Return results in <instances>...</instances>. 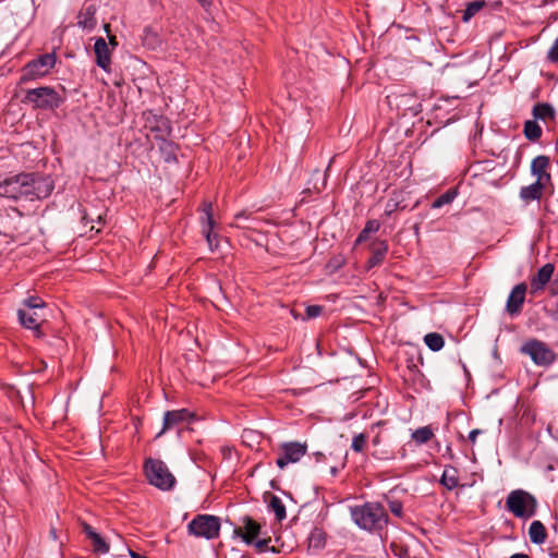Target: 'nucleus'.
I'll return each instance as SVG.
<instances>
[{
  "mask_svg": "<svg viewBox=\"0 0 558 558\" xmlns=\"http://www.w3.org/2000/svg\"><path fill=\"white\" fill-rule=\"evenodd\" d=\"M23 305L26 307V311L43 310L46 306L45 302L38 296H29L25 299L23 301Z\"/></svg>",
  "mask_w": 558,
  "mask_h": 558,
  "instance_id": "obj_33",
  "label": "nucleus"
},
{
  "mask_svg": "<svg viewBox=\"0 0 558 558\" xmlns=\"http://www.w3.org/2000/svg\"><path fill=\"white\" fill-rule=\"evenodd\" d=\"M554 270H555V267L553 264H545L543 267H541L537 271V274L535 275V277H533L532 281H531V288L534 290V291H538V290H542L546 284L547 282L550 280L553 274H554Z\"/></svg>",
  "mask_w": 558,
  "mask_h": 558,
  "instance_id": "obj_18",
  "label": "nucleus"
},
{
  "mask_svg": "<svg viewBox=\"0 0 558 558\" xmlns=\"http://www.w3.org/2000/svg\"><path fill=\"white\" fill-rule=\"evenodd\" d=\"M82 219H83V221H85V223L94 222V219L93 218L89 219V217L87 215H84Z\"/></svg>",
  "mask_w": 558,
  "mask_h": 558,
  "instance_id": "obj_51",
  "label": "nucleus"
},
{
  "mask_svg": "<svg viewBox=\"0 0 558 558\" xmlns=\"http://www.w3.org/2000/svg\"><path fill=\"white\" fill-rule=\"evenodd\" d=\"M144 470L149 484L161 490H169L175 484V478L166 463L157 459H147Z\"/></svg>",
  "mask_w": 558,
  "mask_h": 558,
  "instance_id": "obj_4",
  "label": "nucleus"
},
{
  "mask_svg": "<svg viewBox=\"0 0 558 558\" xmlns=\"http://www.w3.org/2000/svg\"><path fill=\"white\" fill-rule=\"evenodd\" d=\"M408 98H410V96L403 95V96H402V102H403L405 99H408Z\"/></svg>",
  "mask_w": 558,
  "mask_h": 558,
  "instance_id": "obj_56",
  "label": "nucleus"
},
{
  "mask_svg": "<svg viewBox=\"0 0 558 558\" xmlns=\"http://www.w3.org/2000/svg\"><path fill=\"white\" fill-rule=\"evenodd\" d=\"M366 441H367V436L365 434H363V433L357 434L352 439L351 448L355 452H362L365 448Z\"/></svg>",
  "mask_w": 558,
  "mask_h": 558,
  "instance_id": "obj_36",
  "label": "nucleus"
},
{
  "mask_svg": "<svg viewBox=\"0 0 558 558\" xmlns=\"http://www.w3.org/2000/svg\"><path fill=\"white\" fill-rule=\"evenodd\" d=\"M425 344L434 352L444 348L445 341L441 335L437 332H429L424 337Z\"/></svg>",
  "mask_w": 558,
  "mask_h": 558,
  "instance_id": "obj_27",
  "label": "nucleus"
},
{
  "mask_svg": "<svg viewBox=\"0 0 558 558\" xmlns=\"http://www.w3.org/2000/svg\"><path fill=\"white\" fill-rule=\"evenodd\" d=\"M280 548H281V551L284 549V544L283 543H281Z\"/></svg>",
  "mask_w": 558,
  "mask_h": 558,
  "instance_id": "obj_57",
  "label": "nucleus"
},
{
  "mask_svg": "<svg viewBox=\"0 0 558 558\" xmlns=\"http://www.w3.org/2000/svg\"><path fill=\"white\" fill-rule=\"evenodd\" d=\"M233 535L247 545H254L260 553L267 550L271 542V538L262 532V525L250 515L241 519V524L234 527Z\"/></svg>",
  "mask_w": 558,
  "mask_h": 558,
  "instance_id": "obj_2",
  "label": "nucleus"
},
{
  "mask_svg": "<svg viewBox=\"0 0 558 558\" xmlns=\"http://www.w3.org/2000/svg\"><path fill=\"white\" fill-rule=\"evenodd\" d=\"M454 197H456V193L451 192V191H448V192L444 193L442 195H440L439 197H437L433 202L432 207L433 208H440L444 205L450 204L454 199Z\"/></svg>",
  "mask_w": 558,
  "mask_h": 558,
  "instance_id": "obj_34",
  "label": "nucleus"
},
{
  "mask_svg": "<svg viewBox=\"0 0 558 558\" xmlns=\"http://www.w3.org/2000/svg\"><path fill=\"white\" fill-rule=\"evenodd\" d=\"M525 291L526 286L524 283H519L511 290L506 304V310L510 315L520 313L524 302Z\"/></svg>",
  "mask_w": 558,
  "mask_h": 558,
  "instance_id": "obj_15",
  "label": "nucleus"
},
{
  "mask_svg": "<svg viewBox=\"0 0 558 558\" xmlns=\"http://www.w3.org/2000/svg\"><path fill=\"white\" fill-rule=\"evenodd\" d=\"M307 447L299 441H291L281 445V469L289 464L295 463L305 456Z\"/></svg>",
  "mask_w": 558,
  "mask_h": 558,
  "instance_id": "obj_12",
  "label": "nucleus"
},
{
  "mask_svg": "<svg viewBox=\"0 0 558 558\" xmlns=\"http://www.w3.org/2000/svg\"><path fill=\"white\" fill-rule=\"evenodd\" d=\"M203 7L209 5L211 0H197Z\"/></svg>",
  "mask_w": 558,
  "mask_h": 558,
  "instance_id": "obj_50",
  "label": "nucleus"
},
{
  "mask_svg": "<svg viewBox=\"0 0 558 558\" xmlns=\"http://www.w3.org/2000/svg\"><path fill=\"white\" fill-rule=\"evenodd\" d=\"M31 173H21L0 181V196L17 199L29 196Z\"/></svg>",
  "mask_w": 558,
  "mask_h": 558,
  "instance_id": "obj_5",
  "label": "nucleus"
},
{
  "mask_svg": "<svg viewBox=\"0 0 558 558\" xmlns=\"http://www.w3.org/2000/svg\"><path fill=\"white\" fill-rule=\"evenodd\" d=\"M102 221H104V220H102V216H101V215H98V216H97V223H98V225H102Z\"/></svg>",
  "mask_w": 558,
  "mask_h": 558,
  "instance_id": "obj_55",
  "label": "nucleus"
},
{
  "mask_svg": "<svg viewBox=\"0 0 558 558\" xmlns=\"http://www.w3.org/2000/svg\"><path fill=\"white\" fill-rule=\"evenodd\" d=\"M485 5L484 1H472L470 2L462 15L463 22H469L476 13H478Z\"/></svg>",
  "mask_w": 558,
  "mask_h": 558,
  "instance_id": "obj_31",
  "label": "nucleus"
},
{
  "mask_svg": "<svg viewBox=\"0 0 558 558\" xmlns=\"http://www.w3.org/2000/svg\"><path fill=\"white\" fill-rule=\"evenodd\" d=\"M195 418V414L187 409L167 411L163 414V423L161 430L157 434L160 437L163 433L173 428H183Z\"/></svg>",
  "mask_w": 558,
  "mask_h": 558,
  "instance_id": "obj_10",
  "label": "nucleus"
},
{
  "mask_svg": "<svg viewBox=\"0 0 558 558\" xmlns=\"http://www.w3.org/2000/svg\"><path fill=\"white\" fill-rule=\"evenodd\" d=\"M95 14L94 5L84 8L77 15V25L83 29L92 31L97 24Z\"/></svg>",
  "mask_w": 558,
  "mask_h": 558,
  "instance_id": "obj_20",
  "label": "nucleus"
},
{
  "mask_svg": "<svg viewBox=\"0 0 558 558\" xmlns=\"http://www.w3.org/2000/svg\"><path fill=\"white\" fill-rule=\"evenodd\" d=\"M524 135L530 141H537L542 136V129L534 120L524 123Z\"/></svg>",
  "mask_w": 558,
  "mask_h": 558,
  "instance_id": "obj_28",
  "label": "nucleus"
},
{
  "mask_svg": "<svg viewBox=\"0 0 558 558\" xmlns=\"http://www.w3.org/2000/svg\"><path fill=\"white\" fill-rule=\"evenodd\" d=\"M276 463L279 465V457L276 458Z\"/></svg>",
  "mask_w": 558,
  "mask_h": 558,
  "instance_id": "obj_58",
  "label": "nucleus"
},
{
  "mask_svg": "<svg viewBox=\"0 0 558 558\" xmlns=\"http://www.w3.org/2000/svg\"><path fill=\"white\" fill-rule=\"evenodd\" d=\"M433 436L434 432L430 426L420 427L411 434V438L416 445H424L428 442Z\"/></svg>",
  "mask_w": 558,
  "mask_h": 558,
  "instance_id": "obj_26",
  "label": "nucleus"
},
{
  "mask_svg": "<svg viewBox=\"0 0 558 558\" xmlns=\"http://www.w3.org/2000/svg\"><path fill=\"white\" fill-rule=\"evenodd\" d=\"M92 541L94 549L98 553H108L109 551V545L101 538V536L98 533L92 534Z\"/></svg>",
  "mask_w": 558,
  "mask_h": 558,
  "instance_id": "obj_35",
  "label": "nucleus"
},
{
  "mask_svg": "<svg viewBox=\"0 0 558 558\" xmlns=\"http://www.w3.org/2000/svg\"><path fill=\"white\" fill-rule=\"evenodd\" d=\"M354 523L367 531L381 529L387 522V514L383 506L377 502H367L351 509Z\"/></svg>",
  "mask_w": 558,
  "mask_h": 558,
  "instance_id": "obj_1",
  "label": "nucleus"
},
{
  "mask_svg": "<svg viewBox=\"0 0 558 558\" xmlns=\"http://www.w3.org/2000/svg\"><path fill=\"white\" fill-rule=\"evenodd\" d=\"M482 434V430L481 429H473L470 432L469 434V440L472 442V444H475L476 441V437L477 435Z\"/></svg>",
  "mask_w": 558,
  "mask_h": 558,
  "instance_id": "obj_43",
  "label": "nucleus"
},
{
  "mask_svg": "<svg viewBox=\"0 0 558 558\" xmlns=\"http://www.w3.org/2000/svg\"><path fill=\"white\" fill-rule=\"evenodd\" d=\"M108 39H109V43H107L108 46L111 47L112 50H114L116 47L118 46L117 37L114 35H108Z\"/></svg>",
  "mask_w": 558,
  "mask_h": 558,
  "instance_id": "obj_44",
  "label": "nucleus"
},
{
  "mask_svg": "<svg viewBox=\"0 0 558 558\" xmlns=\"http://www.w3.org/2000/svg\"><path fill=\"white\" fill-rule=\"evenodd\" d=\"M308 547L313 549H320L326 544V534L319 527H314L308 535Z\"/></svg>",
  "mask_w": 558,
  "mask_h": 558,
  "instance_id": "obj_25",
  "label": "nucleus"
},
{
  "mask_svg": "<svg viewBox=\"0 0 558 558\" xmlns=\"http://www.w3.org/2000/svg\"><path fill=\"white\" fill-rule=\"evenodd\" d=\"M260 221L256 218H251L244 211L239 213L234 217L233 226L241 229L257 230Z\"/></svg>",
  "mask_w": 558,
  "mask_h": 558,
  "instance_id": "obj_23",
  "label": "nucleus"
},
{
  "mask_svg": "<svg viewBox=\"0 0 558 558\" xmlns=\"http://www.w3.org/2000/svg\"><path fill=\"white\" fill-rule=\"evenodd\" d=\"M293 546H288V550L291 551Z\"/></svg>",
  "mask_w": 558,
  "mask_h": 558,
  "instance_id": "obj_60",
  "label": "nucleus"
},
{
  "mask_svg": "<svg viewBox=\"0 0 558 558\" xmlns=\"http://www.w3.org/2000/svg\"><path fill=\"white\" fill-rule=\"evenodd\" d=\"M156 123H157L156 128H151V130L160 131L162 133L168 132L169 124H168L167 119L160 117V118L156 119Z\"/></svg>",
  "mask_w": 558,
  "mask_h": 558,
  "instance_id": "obj_40",
  "label": "nucleus"
},
{
  "mask_svg": "<svg viewBox=\"0 0 558 558\" xmlns=\"http://www.w3.org/2000/svg\"><path fill=\"white\" fill-rule=\"evenodd\" d=\"M509 558H530L526 554H513Z\"/></svg>",
  "mask_w": 558,
  "mask_h": 558,
  "instance_id": "obj_49",
  "label": "nucleus"
},
{
  "mask_svg": "<svg viewBox=\"0 0 558 558\" xmlns=\"http://www.w3.org/2000/svg\"><path fill=\"white\" fill-rule=\"evenodd\" d=\"M372 256L367 260V269L374 268L383 263L388 252V245L385 241H377L372 244Z\"/></svg>",
  "mask_w": 558,
  "mask_h": 558,
  "instance_id": "obj_19",
  "label": "nucleus"
},
{
  "mask_svg": "<svg viewBox=\"0 0 558 558\" xmlns=\"http://www.w3.org/2000/svg\"><path fill=\"white\" fill-rule=\"evenodd\" d=\"M25 101L34 108L48 110L58 108L63 99L52 87L43 86L27 90Z\"/></svg>",
  "mask_w": 558,
  "mask_h": 558,
  "instance_id": "obj_7",
  "label": "nucleus"
},
{
  "mask_svg": "<svg viewBox=\"0 0 558 558\" xmlns=\"http://www.w3.org/2000/svg\"><path fill=\"white\" fill-rule=\"evenodd\" d=\"M409 109L412 111L413 114H417L422 110L420 104H417L416 106L410 107Z\"/></svg>",
  "mask_w": 558,
  "mask_h": 558,
  "instance_id": "obj_47",
  "label": "nucleus"
},
{
  "mask_svg": "<svg viewBox=\"0 0 558 558\" xmlns=\"http://www.w3.org/2000/svg\"><path fill=\"white\" fill-rule=\"evenodd\" d=\"M521 352L529 355L532 361L539 366H546L554 362V352L543 342L538 340H530L525 342Z\"/></svg>",
  "mask_w": 558,
  "mask_h": 558,
  "instance_id": "obj_9",
  "label": "nucleus"
},
{
  "mask_svg": "<svg viewBox=\"0 0 558 558\" xmlns=\"http://www.w3.org/2000/svg\"><path fill=\"white\" fill-rule=\"evenodd\" d=\"M258 437V434H256L254 430L245 429L242 434V441L243 444L252 447V442L256 441Z\"/></svg>",
  "mask_w": 558,
  "mask_h": 558,
  "instance_id": "obj_37",
  "label": "nucleus"
},
{
  "mask_svg": "<svg viewBox=\"0 0 558 558\" xmlns=\"http://www.w3.org/2000/svg\"><path fill=\"white\" fill-rule=\"evenodd\" d=\"M189 533L196 537L213 539L220 531L219 518L210 514H197L187 525Z\"/></svg>",
  "mask_w": 558,
  "mask_h": 558,
  "instance_id": "obj_8",
  "label": "nucleus"
},
{
  "mask_svg": "<svg viewBox=\"0 0 558 558\" xmlns=\"http://www.w3.org/2000/svg\"><path fill=\"white\" fill-rule=\"evenodd\" d=\"M367 238H368V233H364V230H362L355 242H356V244H359V243L365 241Z\"/></svg>",
  "mask_w": 558,
  "mask_h": 558,
  "instance_id": "obj_45",
  "label": "nucleus"
},
{
  "mask_svg": "<svg viewBox=\"0 0 558 558\" xmlns=\"http://www.w3.org/2000/svg\"><path fill=\"white\" fill-rule=\"evenodd\" d=\"M323 307L320 305H308L305 310V318H316L322 314Z\"/></svg>",
  "mask_w": 558,
  "mask_h": 558,
  "instance_id": "obj_38",
  "label": "nucleus"
},
{
  "mask_svg": "<svg viewBox=\"0 0 558 558\" xmlns=\"http://www.w3.org/2000/svg\"><path fill=\"white\" fill-rule=\"evenodd\" d=\"M440 483L449 490L454 489L459 485L458 471L452 466H446Z\"/></svg>",
  "mask_w": 558,
  "mask_h": 558,
  "instance_id": "obj_24",
  "label": "nucleus"
},
{
  "mask_svg": "<svg viewBox=\"0 0 558 558\" xmlns=\"http://www.w3.org/2000/svg\"><path fill=\"white\" fill-rule=\"evenodd\" d=\"M213 206L211 203L204 204L202 217L203 233L207 240V243L211 250L218 247L217 235L213 232L215 221L213 219Z\"/></svg>",
  "mask_w": 558,
  "mask_h": 558,
  "instance_id": "obj_14",
  "label": "nucleus"
},
{
  "mask_svg": "<svg viewBox=\"0 0 558 558\" xmlns=\"http://www.w3.org/2000/svg\"><path fill=\"white\" fill-rule=\"evenodd\" d=\"M544 186V184L536 181L527 186H523L520 190V198L526 204L533 201H538L543 195Z\"/></svg>",
  "mask_w": 558,
  "mask_h": 558,
  "instance_id": "obj_21",
  "label": "nucleus"
},
{
  "mask_svg": "<svg viewBox=\"0 0 558 558\" xmlns=\"http://www.w3.org/2000/svg\"><path fill=\"white\" fill-rule=\"evenodd\" d=\"M549 166V158L539 155L531 162V173L536 178V182L546 184L550 180V174L547 172Z\"/></svg>",
  "mask_w": 558,
  "mask_h": 558,
  "instance_id": "obj_17",
  "label": "nucleus"
},
{
  "mask_svg": "<svg viewBox=\"0 0 558 558\" xmlns=\"http://www.w3.org/2000/svg\"><path fill=\"white\" fill-rule=\"evenodd\" d=\"M379 227H380V225L377 220H369V221H367V223L365 225L363 230H364V233L371 234V233L377 232L379 230Z\"/></svg>",
  "mask_w": 558,
  "mask_h": 558,
  "instance_id": "obj_41",
  "label": "nucleus"
},
{
  "mask_svg": "<svg viewBox=\"0 0 558 558\" xmlns=\"http://www.w3.org/2000/svg\"><path fill=\"white\" fill-rule=\"evenodd\" d=\"M85 532L86 534L88 535V537L92 539V534L93 533H96L95 531H93V529L89 526V525H86L85 526Z\"/></svg>",
  "mask_w": 558,
  "mask_h": 558,
  "instance_id": "obj_48",
  "label": "nucleus"
},
{
  "mask_svg": "<svg viewBox=\"0 0 558 558\" xmlns=\"http://www.w3.org/2000/svg\"><path fill=\"white\" fill-rule=\"evenodd\" d=\"M286 518V509L284 507L281 505V521Z\"/></svg>",
  "mask_w": 558,
  "mask_h": 558,
  "instance_id": "obj_52",
  "label": "nucleus"
},
{
  "mask_svg": "<svg viewBox=\"0 0 558 558\" xmlns=\"http://www.w3.org/2000/svg\"><path fill=\"white\" fill-rule=\"evenodd\" d=\"M104 28H105V31H106V33H107L108 35H111V34H110V24H105Z\"/></svg>",
  "mask_w": 558,
  "mask_h": 558,
  "instance_id": "obj_53",
  "label": "nucleus"
},
{
  "mask_svg": "<svg viewBox=\"0 0 558 558\" xmlns=\"http://www.w3.org/2000/svg\"><path fill=\"white\" fill-rule=\"evenodd\" d=\"M263 498L265 502L269 504L268 507L275 513L276 519L279 520V497L271 494L270 492H265Z\"/></svg>",
  "mask_w": 558,
  "mask_h": 558,
  "instance_id": "obj_32",
  "label": "nucleus"
},
{
  "mask_svg": "<svg viewBox=\"0 0 558 558\" xmlns=\"http://www.w3.org/2000/svg\"><path fill=\"white\" fill-rule=\"evenodd\" d=\"M159 148L163 154V159L166 162H173L177 160L175 146L172 142L162 140Z\"/></svg>",
  "mask_w": 558,
  "mask_h": 558,
  "instance_id": "obj_29",
  "label": "nucleus"
},
{
  "mask_svg": "<svg viewBox=\"0 0 558 558\" xmlns=\"http://www.w3.org/2000/svg\"><path fill=\"white\" fill-rule=\"evenodd\" d=\"M547 58L551 62H558V38L554 41L553 46L547 52Z\"/></svg>",
  "mask_w": 558,
  "mask_h": 558,
  "instance_id": "obj_39",
  "label": "nucleus"
},
{
  "mask_svg": "<svg viewBox=\"0 0 558 558\" xmlns=\"http://www.w3.org/2000/svg\"><path fill=\"white\" fill-rule=\"evenodd\" d=\"M533 116L541 120L554 118V109L548 104H537L533 107Z\"/></svg>",
  "mask_w": 558,
  "mask_h": 558,
  "instance_id": "obj_30",
  "label": "nucleus"
},
{
  "mask_svg": "<svg viewBox=\"0 0 558 558\" xmlns=\"http://www.w3.org/2000/svg\"><path fill=\"white\" fill-rule=\"evenodd\" d=\"M129 555H130V557H131V558H148V557H146V556H142V555H140V554H137V553H135V551H134V550H132V549H129Z\"/></svg>",
  "mask_w": 558,
  "mask_h": 558,
  "instance_id": "obj_46",
  "label": "nucleus"
},
{
  "mask_svg": "<svg viewBox=\"0 0 558 558\" xmlns=\"http://www.w3.org/2000/svg\"><path fill=\"white\" fill-rule=\"evenodd\" d=\"M94 52L96 56V63L106 72L111 71V52L112 49L108 46L102 37L95 39Z\"/></svg>",
  "mask_w": 558,
  "mask_h": 558,
  "instance_id": "obj_13",
  "label": "nucleus"
},
{
  "mask_svg": "<svg viewBox=\"0 0 558 558\" xmlns=\"http://www.w3.org/2000/svg\"><path fill=\"white\" fill-rule=\"evenodd\" d=\"M530 541L533 544L542 545L547 538V532L544 524L541 521H533L529 529Z\"/></svg>",
  "mask_w": 558,
  "mask_h": 558,
  "instance_id": "obj_22",
  "label": "nucleus"
},
{
  "mask_svg": "<svg viewBox=\"0 0 558 558\" xmlns=\"http://www.w3.org/2000/svg\"><path fill=\"white\" fill-rule=\"evenodd\" d=\"M31 174L32 181L28 187V190H31L28 197L31 199H41L48 197L53 190V182L51 179L49 177L36 175L33 173Z\"/></svg>",
  "mask_w": 558,
  "mask_h": 558,
  "instance_id": "obj_11",
  "label": "nucleus"
},
{
  "mask_svg": "<svg viewBox=\"0 0 558 558\" xmlns=\"http://www.w3.org/2000/svg\"><path fill=\"white\" fill-rule=\"evenodd\" d=\"M557 312H558V302H557Z\"/></svg>",
  "mask_w": 558,
  "mask_h": 558,
  "instance_id": "obj_61",
  "label": "nucleus"
},
{
  "mask_svg": "<svg viewBox=\"0 0 558 558\" xmlns=\"http://www.w3.org/2000/svg\"><path fill=\"white\" fill-rule=\"evenodd\" d=\"M271 486L276 488L275 481H271Z\"/></svg>",
  "mask_w": 558,
  "mask_h": 558,
  "instance_id": "obj_59",
  "label": "nucleus"
},
{
  "mask_svg": "<svg viewBox=\"0 0 558 558\" xmlns=\"http://www.w3.org/2000/svg\"><path fill=\"white\" fill-rule=\"evenodd\" d=\"M54 53H45L26 63L22 69L21 82L26 83L49 74L56 64Z\"/></svg>",
  "mask_w": 558,
  "mask_h": 558,
  "instance_id": "obj_6",
  "label": "nucleus"
},
{
  "mask_svg": "<svg viewBox=\"0 0 558 558\" xmlns=\"http://www.w3.org/2000/svg\"><path fill=\"white\" fill-rule=\"evenodd\" d=\"M17 317L23 327L35 331L37 337H39L41 335L40 333V323L44 319L40 317V315L36 311H26L24 308H20L17 311Z\"/></svg>",
  "mask_w": 558,
  "mask_h": 558,
  "instance_id": "obj_16",
  "label": "nucleus"
},
{
  "mask_svg": "<svg viewBox=\"0 0 558 558\" xmlns=\"http://www.w3.org/2000/svg\"><path fill=\"white\" fill-rule=\"evenodd\" d=\"M331 474L335 476L338 473V469L336 466H332L330 469Z\"/></svg>",
  "mask_w": 558,
  "mask_h": 558,
  "instance_id": "obj_54",
  "label": "nucleus"
},
{
  "mask_svg": "<svg viewBox=\"0 0 558 558\" xmlns=\"http://www.w3.org/2000/svg\"><path fill=\"white\" fill-rule=\"evenodd\" d=\"M506 507L514 517L527 519L535 514L537 501L530 493L517 489L508 495Z\"/></svg>",
  "mask_w": 558,
  "mask_h": 558,
  "instance_id": "obj_3",
  "label": "nucleus"
},
{
  "mask_svg": "<svg viewBox=\"0 0 558 558\" xmlns=\"http://www.w3.org/2000/svg\"><path fill=\"white\" fill-rule=\"evenodd\" d=\"M389 509H390V511L395 515H397V517H401L402 515L403 507H402V504L400 501H397V500L390 501L389 502Z\"/></svg>",
  "mask_w": 558,
  "mask_h": 558,
  "instance_id": "obj_42",
  "label": "nucleus"
}]
</instances>
